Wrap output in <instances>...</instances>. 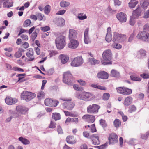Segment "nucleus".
Segmentation results:
<instances>
[{
	"mask_svg": "<svg viewBox=\"0 0 149 149\" xmlns=\"http://www.w3.org/2000/svg\"><path fill=\"white\" fill-rule=\"evenodd\" d=\"M82 118L83 119L86 120L87 121L91 123H93L95 120V116L89 114L84 115L82 116Z\"/></svg>",
	"mask_w": 149,
	"mask_h": 149,
	"instance_id": "f8f14e48",
	"label": "nucleus"
},
{
	"mask_svg": "<svg viewBox=\"0 0 149 149\" xmlns=\"http://www.w3.org/2000/svg\"><path fill=\"white\" fill-rule=\"evenodd\" d=\"M100 108V106L96 104H93L90 105L87 107V112L89 113L97 114Z\"/></svg>",
	"mask_w": 149,
	"mask_h": 149,
	"instance_id": "0eeeda50",
	"label": "nucleus"
},
{
	"mask_svg": "<svg viewBox=\"0 0 149 149\" xmlns=\"http://www.w3.org/2000/svg\"><path fill=\"white\" fill-rule=\"evenodd\" d=\"M39 31V29H36L35 30V31L32 33L31 35L32 40H34L37 36V32Z\"/></svg>",
	"mask_w": 149,
	"mask_h": 149,
	"instance_id": "ea45409f",
	"label": "nucleus"
},
{
	"mask_svg": "<svg viewBox=\"0 0 149 149\" xmlns=\"http://www.w3.org/2000/svg\"><path fill=\"white\" fill-rule=\"evenodd\" d=\"M149 135V131H147L146 134H142L141 135V137L142 139H146Z\"/></svg>",
	"mask_w": 149,
	"mask_h": 149,
	"instance_id": "8fccbe9b",
	"label": "nucleus"
},
{
	"mask_svg": "<svg viewBox=\"0 0 149 149\" xmlns=\"http://www.w3.org/2000/svg\"><path fill=\"white\" fill-rule=\"evenodd\" d=\"M111 76L113 77H118L120 76V74L117 71L113 69L111 71Z\"/></svg>",
	"mask_w": 149,
	"mask_h": 149,
	"instance_id": "cd10ccee",
	"label": "nucleus"
},
{
	"mask_svg": "<svg viewBox=\"0 0 149 149\" xmlns=\"http://www.w3.org/2000/svg\"><path fill=\"white\" fill-rule=\"evenodd\" d=\"M103 60L101 61L102 65H104L112 64V54L111 50L108 49L104 51L102 55Z\"/></svg>",
	"mask_w": 149,
	"mask_h": 149,
	"instance_id": "f257e3e1",
	"label": "nucleus"
},
{
	"mask_svg": "<svg viewBox=\"0 0 149 149\" xmlns=\"http://www.w3.org/2000/svg\"><path fill=\"white\" fill-rule=\"evenodd\" d=\"M83 13H79L78 14V18L80 20H83L86 19L87 18V16L85 15H83Z\"/></svg>",
	"mask_w": 149,
	"mask_h": 149,
	"instance_id": "4c0bfd02",
	"label": "nucleus"
},
{
	"mask_svg": "<svg viewBox=\"0 0 149 149\" xmlns=\"http://www.w3.org/2000/svg\"><path fill=\"white\" fill-rule=\"evenodd\" d=\"M130 79L133 81H140L141 80V78L139 77H137L134 75H132L130 76Z\"/></svg>",
	"mask_w": 149,
	"mask_h": 149,
	"instance_id": "2f4dec72",
	"label": "nucleus"
},
{
	"mask_svg": "<svg viewBox=\"0 0 149 149\" xmlns=\"http://www.w3.org/2000/svg\"><path fill=\"white\" fill-rule=\"evenodd\" d=\"M135 23V20L134 19V17H131L129 21L130 24L132 25L133 26Z\"/></svg>",
	"mask_w": 149,
	"mask_h": 149,
	"instance_id": "6e6d98bb",
	"label": "nucleus"
},
{
	"mask_svg": "<svg viewBox=\"0 0 149 149\" xmlns=\"http://www.w3.org/2000/svg\"><path fill=\"white\" fill-rule=\"evenodd\" d=\"M132 1H131L128 3L129 7L131 8H134L138 3V2L137 1H136L134 2H133Z\"/></svg>",
	"mask_w": 149,
	"mask_h": 149,
	"instance_id": "a19ab883",
	"label": "nucleus"
},
{
	"mask_svg": "<svg viewBox=\"0 0 149 149\" xmlns=\"http://www.w3.org/2000/svg\"><path fill=\"white\" fill-rule=\"evenodd\" d=\"M112 39V35L111 34H107L105 40L108 42H110Z\"/></svg>",
	"mask_w": 149,
	"mask_h": 149,
	"instance_id": "49530a36",
	"label": "nucleus"
},
{
	"mask_svg": "<svg viewBox=\"0 0 149 149\" xmlns=\"http://www.w3.org/2000/svg\"><path fill=\"white\" fill-rule=\"evenodd\" d=\"M63 105L67 109L71 110L74 108L75 104L74 103L71 102V100H70L64 103Z\"/></svg>",
	"mask_w": 149,
	"mask_h": 149,
	"instance_id": "2eb2a0df",
	"label": "nucleus"
},
{
	"mask_svg": "<svg viewBox=\"0 0 149 149\" xmlns=\"http://www.w3.org/2000/svg\"><path fill=\"white\" fill-rule=\"evenodd\" d=\"M65 40V37L63 36H60L56 39V43L58 49H61L64 47L66 45Z\"/></svg>",
	"mask_w": 149,
	"mask_h": 149,
	"instance_id": "20e7f679",
	"label": "nucleus"
},
{
	"mask_svg": "<svg viewBox=\"0 0 149 149\" xmlns=\"http://www.w3.org/2000/svg\"><path fill=\"white\" fill-rule=\"evenodd\" d=\"M66 12V10H60L58 11L56 15H62L64 14Z\"/></svg>",
	"mask_w": 149,
	"mask_h": 149,
	"instance_id": "774afa93",
	"label": "nucleus"
},
{
	"mask_svg": "<svg viewBox=\"0 0 149 149\" xmlns=\"http://www.w3.org/2000/svg\"><path fill=\"white\" fill-rule=\"evenodd\" d=\"M79 45V42L75 40L72 39L68 44V47L69 48L72 49H76Z\"/></svg>",
	"mask_w": 149,
	"mask_h": 149,
	"instance_id": "f3484780",
	"label": "nucleus"
},
{
	"mask_svg": "<svg viewBox=\"0 0 149 149\" xmlns=\"http://www.w3.org/2000/svg\"><path fill=\"white\" fill-rule=\"evenodd\" d=\"M136 107L134 105H132L129 106V112L130 113H132L133 112L135 111L136 110Z\"/></svg>",
	"mask_w": 149,
	"mask_h": 149,
	"instance_id": "58836bf2",
	"label": "nucleus"
},
{
	"mask_svg": "<svg viewBox=\"0 0 149 149\" xmlns=\"http://www.w3.org/2000/svg\"><path fill=\"white\" fill-rule=\"evenodd\" d=\"M99 123L100 125L104 128L107 126V124L106 121L104 119H101L99 120Z\"/></svg>",
	"mask_w": 149,
	"mask_h": 149,
	"instance_id": "c9c22d12",
	"label": "nucleus"
},
{
	"mask_svg": "<svg viewBox=\"0 0 149 149\" xmlns=\"http://www.w3.org/2000/svg\"><path fill=\"white\" fill-rule=\"evenodd\" d=\"M84 93H80L79 92H78L76 94V97L78 99L84 100Z\"/></svg>",
	"mask_w": 149,
	"mask_h": 149,
	"instance_id": "e433bc0d",
	"label": "nucleus"
},
{
	"mask_svg": "<svg viewBox=\"0 0 149 149\" xmlns=\"http://www.w3.org/2000/svg\"><path fill=\"white\" fill-rule=\"evenodd\" d=\"M77 82L79 83L82 86H84L86 84L85 81L81 79L78 80Z\"/></svg>",
	"mask_w": 149,
	"mask_h": 149,
	"instance_id": "0e129e2a",
	"label": "nucleus"
},
{
	"mask_svg": "<svg viewBox=\"0 0 149 149\" xmlns=\"http://www.w3.org/2000/svg\"><path fill=\"white\" fill-rule=\"evenodd\" d=\"M73 87L75 90L77 91H81L82 89V88L81 86L76 84H74L73 85Z\"/></svg>",
	"mask_w": 149,
	"mask_h": 149,
	"instance_id": "5fc2aeb1",
	"label": "nucleus"
},
{
	"mask_svg": "<svg viewBox=\"0 0 149 149\" xmlns=\"http://www.w3.org/2000/svg\"><path fill=\"white\" fill-rule=\"evenodd\" d=\"M57 54V52L55 51L52 50L50 52V57L55 56Z\"/></svg>",
	"mask_w": 149,
	"mask_h": 149,
	"instance_id": "338daca9",
	"label": "nucleus"
},
{
	"mask_svg": "<svg viewBox=\"0 0 149 149\" xmlns=\"http://www.w3.org/2000/svg\"><path fill=\"white\" fill-rule=\"evenodd\" d=\"M110 97V94L109 93H104L103 94L102 98L104 100H108Z\"/></svg>",
	"mask_w": 149,
	"mask_h": 149,
	"instance_id": "09e8293b",
	"label": "nucleus"
},
{
	"mask_svg": "<svg viewBox=\"0 0 149 149\" xmlns=\"http://www.w3.org/2000/svg\"><path fill=\"white\" fill-rule=\"evenodd\" d=\"M108 139L109 143L110 145H114L118 141V136L114 133H112L109 134Z\"/></svg>",
	"mask_w": 149,
	"mask_h": 149,
	"instance_id": "1a4fd4ad",
	"label": "nucleus"
},
{
	"mask_svg": "<svg viewBox=\"0 0 149 149\" xmlns=\"http://www.w3.org/2000/svg\"><path fill=\"white\" fill-rule=\"evenodd\" d=\"M125 38L126 36L125 35L115 32L114 33L113 40V41H118L119 42L124 41Z\"/></svg>",
	"mask_w": 149,
	"mask_h": 149,
	"instance_id": "9d476101",
	"label": "nucleus"
},
{
	"mask_svg": "<svg viewBox=\"0 0 149 149\" xmlns=\"http://www.w3.org/2000/svg\"><path fill=\"white\" fill-rule=\"evenodd\" d=\"M66 141L68 143L72 144H74L76 142L73 136H68L66 138Z\"/></svg>",
	"mask_w": 149,
	"mask_h": 149,
	"instance_id": "393cba45",
	"label": "nucleus"
},
{
	"mask_svg": "<svg viewBox=\"0 0 149 149\" xmlns=\"http://www.w3.org/2000/svg\"><path fill=\"white\" fill-rule=\"evenodd\" d=\"M84 63L83 59L81 56L75 57L71 62V66L74 67H78L82 65Z\"/></svg>",
	"mask_w": 149,
	"mask_h": 149,
	"instance_id": "423d86ee",
	"label": "nucleus"
},
{
	"mask_svg": "<svg viewBox=\"0 0 149 149\" xmlns=\"http://www.w3.org/2000/svg\"><path fill=\"white\" fill-rule=\"evenodd\" d=\"M125 87H119L116 88L117 91L118 93L124 95Z\"/></svg>",
	"mask_w": 149,
	"mask_h": 149,
	"instance_id": "72a5a7b5",
	"label": "nucleus"
},
{
	"mask_svg": "<svg viewBox=\"0 0 149 149\" xmlns=\"http://www.w3.org/2000/svg\"><path fill=\"white\" fill-rule=\"evenodd\" d=\"M52 118L55 121L60 120L61 118V116L59 113H53L52 115Z\"/></svg>",
	"mask_w": 149,
	"mask_h": 149,
	"instance_id": "473e14b6",
	"label": "nucleus"
},
{
	"mask_svg": "<svg viewBox=\"0 0 149 149\" xmlns=\"http://www.w3.org/2000/svg\"><path fill=\"white\" fill-rule=\"evenodd\" d=\"M88 62L91 65H95L96 64H98L99 63L98 60L95 59L93 57L89 58L88 59Z\"/></svg>",
	"mask_w": 149,
	"mask_h": 149,
	"instance_id": "c85d7f7f",
	"label": "nucleus"
},
{
	"mask_svg": "<svg viewBox=\"0 0 149 149\" xmlns=\"http://www.w3.org/2000/svg\"><path fill=\"white\" fill-rule=\"evenodd\" d=\"M132 101V97L129 96L125 99L124 104L125 106H128L131 104Z\"/></svg>",
	"mask_w": 149,
	"mask_h": 149,
	"instance_id": "a878e982",
	"label": "nucleus"
},
{
	"mask_svg": "<svg viewBox=\"0 0 149 149\" xmlns=\"http://www.w3.org/2000/svg\"><path fill=\"white\" fill-rule=\"evenodd\" d=\"M56 124L55 123L51 121L49 127V128H54L56 127Z\"/></svg>",
	"mask_w": 149,
	"mask_h": 149,
	"instance_id": "13d9d810",
	"label": "nucleus"
},
{
	"mask_svg": "<svg viewBox=\"0 0 149 149\" xmlns=\"http://www.w3.org/2000/svg\"><path fill=\"white\" fill-rule=\"evenodd\" d=\"M22 55V52L20 51L17 52L15 54V56L17 58H19Z\"/></svg>",
	"mask_w": 149,
	"mask_h": 149,
	"instance_id": "e2e57ef3",
	"label": "nucleus"
},
{
	"mask_svg": "<svg viewBox=\"0 0 149 149\" xmlns=\"http://www.w3.org/2000/svg\"><path fill=\"white\" fill-rule=\"evenodd\" d=\"M36 94L35 93L26 91H24L21 95V99L27 102L34 98Z\"/></svg>",
	"mask_w": 149,
	"mask_h": 149,
	"instance_id": "39448f33",
	"label": "nucleus"
},
{
	"mask_svg": "<svg viewBox=\"0 0 149 149\" xmlns=\"http://www.w3.org/2000/svg\"><path fill=\"white\" fill-rule=\"evenodd\" d=\"M16 110L17 112L22 114H25L29 109L24 106H18L16 107Z\"/></svg>",
	"mask_w": 149,
	"mask_h": 149,
	"instance_id": "4468645a",
	"label": "nucleus"
},
{
	"mask_svg": "<svg viewBox=\"0 0 149 149\" xmlns=\"http://www.w3.org/2000/svg\"><path fill=\"white\" fill-rule=\"evenodd\" d=\"M63 81L68 85H72L74 83V78L69 71H67L64 73Z\"/></svg>",
	"mask_w": 149,
	"mask_h": 149,
	"instance_id": "7ed1b4c3",
	"label": "nucleus"
},
{
	"mask_svg": "<svg viewBox=\"0 0 149 149\" xmlns=\"http://www.w3.org/2000/svg\"><path fill=\"white\" fill-rule=\"evenodd\" d=\"M22 46L24 48L26 49L28 47L29 44L26 42H22Z\"/></svg>",
	"mask_w": 149,
	"mask_h": 149,
	"instance_id": "4d7b16f0",
	"label": "nucleus"
},
{
	"mask_svg": "<svg viewBox=\"0 0 149 149\" xmlns=\"http://www.w3.org/2000/svg\"><path fill=\"white\" fill-rule=\"evenodd\" d=\"M89 138L91 139L93 143L95 145L100 144V142L99 140V136L97 134H94L90 136Z\"/></svg>",
	"mask_w": 149,
	"mask_h": 149,
	"instance_id": "ddd939ff",
	"label": "nucleus"
},
{
	"mask_svg": "<svg viewBox=\"0 0 149 149\" xmlns=\"http://www.w3.org/2000/svg\"><path fill=\"white\" fill-rule=\"evenodd\" d=\"M146 53L145 50L141 49L139 51L138 54H140L141 57H144L146 56Z\"/></svg>",
	"mask_w": 149,
	"mask_h": 149,
	"instance_id": "a18cd8bd",
	"label": "nucleus"
},
{
	"mask_svg": "<svg viewBox=\"0 0 149 149\" xmlns=\"http://www.w3.org/2000/svg\"><path fill=\"white\" fill-rule=\"evenodd\" d=\"M70 3L64 0L61 1L60 3V6L62 8H66L68 6Z\"/></svg>",
	"mask_w": 149,
	"mask_h": 149,
	"instance_id": "c756f323",
	"label": "nucleus"
},
{
	"mask_svg": "<svg viewBox=\"0 0 149 149\" xmlns=\"http://www.w3.org/2000/svg\"><path fill=\"white\" fill-rule=\"evenodd\" d=\"M89 28H86L84 33V42L85 44H88L91 42V41L88 37Z\"/></svg>",
	"mask_w": 149,
	"mask_h": 149,
	"instance_id": "aec40b11",
	"label": "nucleus"
},
{
	"mask_svg": "<svg viewBox=\"0 0 149 149\" xmlns=\"http://www.w3.org/2000/svg\"><path fill=\"white\" fill-rule=\"evenodd\" d=\"M132 90L131 89H129L127 88H125L124 95H129L132 93Z\"/></svg>",
	"mask_w": 149,
	"mask_h": 149,
	"instance_id": "c03bdc74",
	"label": "nucleus"
},
{
	"mask_svg": "<svg viewBox=\"0 0 149 149\" xmlns=\"http://www.w3.org/2000/svg\"><path fill=\"white\" fill-rule=\"evenodd\" d=\"M28 52L26 54L27 57L29 58L28 61H32L34 59V57L33 55L34 52L33 49L31 48H29L27 49Z\"/></svg>",
	"mask_w": 149,
	"mask_h": 149,
	"instance_id": "dca6fc26",
	"label": "nucleus"
},
{
	"mask_svg": "<svg viewBox=\"0 0 149 149\" xmlns=\"http://www.w3.org/2000/svg\"><path fill=\"white\" fill-rule=\"evenodd\" d=\"M40 29L43 32H46L50 30V28L48 26H46L44 27H42L40 28Z\"/></svg>",
	"mask_w": 149,
	"mask_h": 149,
	"instance_id": "603ef678",
	"label": "nucleus"
},
{
	"mask_svg": "<svg viewBox=\"0 0 149 149\" xmlns=\"http://www.w3.org/2000/svg\"><path fill=\"white\" fill-rule=\"evenodd\" d=\"M143 31L139 33L137 36V37L142 41L147 42H149V33L146 31H149V24H146L143 26Z\"/></svg>",
	"mask_w": 149,
	"mask_h": 149,
	"instance_id": "f03ea898",
	"label": "nucleus"
},
{
	"mask_svg": "<svg viewBox=\"0 0 149 149\" xmlns=\"http://www.w3.org/2000/svg\"><path fill=\"white\" fill-rule=\"evenodd\" d=\"M6 103L8 105L15 104L17 102V100L15 98L13 99L11 97H7L5 99Z\"/></svg>",
	"mask_w": 149,
	"mask_h": 149,
	"instance_id": "5701e85b",
	"label": "nucleus"
},
{
	"mask_svg": "<svg viewBox=\"0 0 149 149\" xmlns=\"http://www.w3.org/2000/svg\"><path fill=\"white\" fill-rule=\"evenodd\" d=\"M65 115L67 116H73L74 114L72 113L67 111H63Z\"/></svg>",
	"mask_w": 149,
	"mask_h": 149,
	"instance_id": "052dcab7",
	"label": "nucleus"
},
{
	"mask_svg": "<svg viewBox=\"0 0 149 149\" xmlns=\"http://www.w3.org/2000/svg\"><path fill=\"white\" fill-rule=\"evenodd\" d=\"M112 47L117 49H120L122 47L121 45L119 44L116 43H114L112 45Z\"/></svg>",
	"mask_w": 149,
	"mask_h": 149,
	"instance_id": "de8ad7c7",
	"label": "nucleus"
},
{
	"mask_svg": "<svg viewBox=\"0 0 149 149\" xmlns=\"http://www.w3.org/2000/svg\"><path fill=\"white\" fill-rule=\"evenodd\" d=\"M44 96V92L43 91H41L40 92L38 93L37 94V97L39 99H41Z\"/></svg>",
	"mask_w": 149,
	"mask_h": 149,
	"instance_id": "3c124183",
	"label": "nucleus"
},
{
	"mask_svg": "<svg viewBox=\"0 0 149 149\" xmlns=\"http://www.w3.org/2000/svg\"><path fill=\"white\" fill-rule=\"evenodd\" d=\"M31 23V21L30 19L26 20L24 22L23 26L24 27H26L29 26Z\"/></svg>",
	"mask_w": 149,
	"mask_h": 149,
	"instance_id": "37998d69",
	"label": "nucleus"
},
{
	"mask_svg": "<svg viewBox=\"0 0 149 149\" xmlns=\"http://www.w3.org/2000/svg\"><path fill=\"white\" fill-rule=\"evenodd\" d=\"M97 76L99 78L103 79H107L109 77L108 74L104 71H102L98 73L97 74Z\"/></svg>",
	"mask_w": 149,
	"mask_h": 149,
	"instance_id": "412c9836",
	"label": "nucleus"
},
{
	"mask_svg": "<svg viewBox=\"0 0 149 149\" xmlns=\"http://www.w3.org/2000/svg\"><path fill=\"white\" fill-rule=\"evenodd\" d=\"M18 140L24 144L28 145L30 143V141L28 139L22 137H19Z\"/></svg>",
	"mask_w": 149,
	"mask_h": 149,
	"instance_id": "7c9ffc66",
	"label": "nucleus"
},
{
	"mask_svg": "<svg viewBox=\"0 0 149 149\" xmlns=\"http://www.w3.org/2000/svg\"><path fill=\"white\" fill-rule=\"evenodd\" d=\"M69 33V38L70 39L75 38L77 37V32L74 30L70 29Z\"/></svg>",
	"mask_w": 149,
	"mask_h": 149,
	"instance_id": "b1692460",
	"label": "nucleus"
},
{
	"mask_svg": "<svg viewBox=\"0 0 149 149\" xmlns=\"http://www.w3.org/2000/svg\"><path fill=\"white\" fill-rule=\"evenodd\" d=\"M141 8L138 6L137 9L132 12V16L134 18H138L141 15Z\"/></svg>",
	"mask_w": 149,
	"mask_h": 149,
	"instance_id": "a211bd4d",
	"label": "nucleus"
},
{
	"mask_svg": "<svg viewBox=\"0 0 149 149\" xmlns=\"http://www.w3.org/2000/svg\"><path fill=\"white\" fill-rule=\"evenodd\" d=\"M84 100L85 101L91 100L94 98L93 95L90 93H84Z\"/></svg>",
	"mask_w": 149,
	"mask_h": 149,
	"instance_id": "6ab92c4d",
	"label": "nucleus"
},
{
	"mask_svg": "<svg viewBox=\"0 0 149 149\" xmlns=\"http://www.w3.org/2000/svg\"><path fill=\"white\" fill-rule=\"evenodd\" d=\"M140 76L143 79L149 78V74L145 73L140 74Z\"/></svg>",
	"mask_w": 149,
	"mask_h": 149,
	"instance_id": "864d4df0",
	"label": "nucleus"
},
{
	"mask_svg": "<svg viewBox=\"0 0 149 149\" xmlns=\"http://www.w3.org/2000/svg\"><path fill=\"white\" fill-rule=\"evenodd\" d=\"M141 7L144 9L147 8L149 4V0H142L141 2Z\"/></svg>",
	"mask_w": 149,
	"mask_h": 149,
	"instance_id": "bb28decb",
	"label": "nucleus"
},
{
	"mask_svg": "<svg viewBox=\"0 0 149 149\" xmlns=\"http://www.w3.org/2000/svg\"><path fill=\"white\" fill-rule=\"evenodd\" d=\"M113 124L115 127H118L121 125V122L119 119H116L113 122Z\"/></svg>",
	"mask_w": 149,
	"mask_h": 149,
	"instance_id": "f704fd0d",
	"label": "nucleus"
},
{
	"mask_svg": "<svg viewBox=\"0 0 149 149\" xmlns=\"http://www.w3.org/2000/svg\"><path fill=\"white\" fill-rule=\"evenodd\" d=\"M91 131L92 132H94L96 131V130L94 124H93L91 125Z\"/></svg>",
	"mask_w": 149,
	"mask_h": 149,
	"instance_id": "bf43d9fd",
	"label": "nucleus"
},
{
	"mask_svg": "<svg viewBox=\"0 0 149 149\" xmlns=\"http://www.w3.org/2000/svg\"><path fill=\"white\" fill-rule=\"evenodd\" d=\"M134 36L135 35L134 33H132L129 37L128 40V41L130 42H132L133 40Z\"/></svg>",
	"mask_w": 149,
	"mask_h": 149,
	"instance_id": "69168bd1",
	"label": "nucleus"
},
{
	"mask_svg": "<svg viewBox=\"0 0 149 149\" xmlns=\"http://www.w3.org/2000/svg\"><path fill=\"white\" fill-rule=\"evenodd\" d=\"M18 80L17 82L19 83H21L26 81V79L25 78L23 77H18Z\"/></svg>",
	"mask_w": 149,
	"mask_h": 149,
	"instance_id": "680f3d73",
	"label": "nucleus"
},
{
	"mask_svg": "<svg viewBox=\"0 0 149 149\" xmlns=\"http://www.w3.org/2000/svg\"><path fill=\"white\" fill-rule=\"evenodd\" d=\"M116 17L120 22L124 23L126 21L127 16L125 13L123 12L118 13Z\"/></svg>",
	"mask_w": 149,
	"mask_h": 149,
	"instance_id": "9b49d317",
	"label": "nucleus"
},
{
	"mask_svg": "<svg viewBox=\"0 0 149 149\" xmlns=\"http://www.w3.org/2000/svg\"><path fill=\"white\" fill-rule=\"evenodd\" d=\"M59 58L61 59V63L63 64L66 63L69 59V57L67 55L63 54L60 55Z\"/></svg>",
	"mask_w": 149,
	"mask_h": 149,
	"instance_id": "4be33fe9",
	"label": "nucleus"
},
{
	"mask_svg": "<svg viewBox=\"0 0 149 149\" xmlns=\"http://www.w3.org/2000/svg\"><path fill=\"white\" fill-rule=\"evenodd\" d=\"M50 6L49 5H47L45 6L44 11L46 14H48L50 12Z\"/></svg>",
	"mask_w": 149,
	"mask_h": 149,
	"instance_id": "79ce46f5",
	"label": "nucleus"
},
{
	"mask_svg": "<svg viewBox=\"0 0 149 149\" xmlns=\"http://www.w3.org/2000/svg\"><path fill=\"white\" fill-rule=\"evenodd\" d=\"M58 101L49 98L46 99L45 100V104L47 106L55 107L58 105Z\"/></svg>",
	"mask_w": 149,
	"mask_h": 149,
	"instance_id": "6e6552de",
	"label": "nucleus"
}]
</instances>
